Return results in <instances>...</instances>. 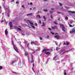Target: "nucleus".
Wrapping results in <instances>:
<instances>
[{
	"mask_svg": "<svg viewBox=\"0 0 75 75\" xmlns=\"http://www.w3.org/2000/svg\"><path fill=\"white\" fill-rule=\"evenodd\" d=\"M18 44H19L21 46V45H21V42H18Z\"/></svg>",
	"mask_w": 75,
	"mask_h": 75,
	"instance_id": "37998d69",
	"label": "nucleus"
},
{
	"mask_svg": "<svg viewBox=\"0 0 75 75\" xmlns=\"http://www.w3.org/2000/svg\"><path fill=\"white\" fill-rule=\"evenodd\" d=\"M31 26L32 27L33 29H35V27L34 26H33V25H31Z\"/></svg>",
	"mask_w": 75,
	"mask_h": 75,
	"instance_id": "cd10ccee",
	"label": "nucleus"
},
{
	"mask_svg": "<svg viewBox=\"0 0 75 75\" xmlns=\"http://www.w3.org/2000/svg\"><path fill=\"white\" fill-rule=\"evenodd\" d=\"M46 38H47V39H49L50 38V36L49 35H47V36L45 37Z\"/></svg>",
	"mask_w": 75,
	"mask_h": 75,
	"instance_id": "a878e982",
	"label": "nucleus"
},
{
	"mask_svg": "<svg viewBox=\"0 0 75 75\" xmlns=\"http://www.w3.org/2000/svg\"><path fill=\"white\" fill-rule=\"evenodd\" d=\"M21 49H23V50H24V47H23V46L21 45Z\"/></svg>",
	"mask_w": 75,
	"mask_h": 75,
	"instance_id": "a19ab883",
	"label": "nucleus"
},
{
	"mask_svg": "<svg viewBox=\"0 0 75 75\" xmlns=\"http://www.w3.org/2000/svg\"><path fill=\"white\" fill-rule=\"evenodd\" d=\"M37 17H38V18H41V16L39 15H37Z\"/></svg>",
	"mask_w": 75,
	"mask_h": 75,
	"instance_id": "f704fd0d",
	"label": "nucleus"
},
{
	"mask_svg": "<svg viewBox=\"0 0 75 75\" xmlns=\"http://www.w3.org/2000/svg\"><path fill=\"white\" fill-rule=\"evenodd\" d=\"M42 27L45 26V23H44V22H42Z\"/></svg>",
	"mask_w": 75,
	"mask_h": 75,
	"instance_id": "393cba45",
	"label": "nucleus"
},
{
	"mask_svg": "<svg viewBox=\"0 0 75 75\" xmlns=\"http://www.w3.org/2000/svg\"><path fill=\"white\" fill-rule=\"evenodd\" d=\"M65 51V49L61 50L58 52H59V55L61 56V57H62V56L64 54V53L63 52H64V51Z\"/></svg>",
	"mask_w": 75,
	"mask_h": 75,
	"instance_id": "423d86ee",
	"label": "nucleus"
},
{
	"mask_svg": "<svg viewBox=\"0 0 75 75\" xmlns=\"http://www.w3.org/2000/svg\"><path fill=\"white\" fill-rule=\"evenodd\" d=\"M48 29L49 30H52V29H51V28H48Z\"/></svg>",
	"mask_w": 75,
	"mask_h": 75,
	"instance_id": "13d9d810",
	"label": "nucleus"
},
{
	"mask_svg": "<svg viewBox=\"0 0 75 75\" xmlns=\"http://www.w3.org/2000/svg\"><path fill=\"white\" fill-rule=\"evenodd\" d=\"M50 17H51V18L52 19L53 18V17H52V15H51L50 16Z\"/></svg>",
	"mask_w": 75,
	"mask_h": 75,
	"instance_id": "864d4df0",
	"label": "nucleus"
},
{
	"mask_svg": "<svg viewBox=\"0 0 75 75\" xmlns=\"http://www.w3.org/2000/svg\"><path fill=\"white\" fill-rule=\"evenodd\" d=\"M24 43H25V44H27V41H26V40H25V39H24Z\"/></svg>",
	"mask_w": 75,
	"mask_h": 75,
	"instance_id": "473e14b6",
	"label": "nucleus"
},
{
	"mask_svg": "<svg viewBox=\"0 0 75 75\" xmlns=\"http://www.w3.org/2000/svg\"><path fill=\"white\" fill-rule=\"evenodd\" d=\"M68 13H72V14H75V11H68Z\"/></svg>",
	"mask_w": 75,
	"mask_h": 75,
	"instance_id": "4468645a",
	"label": "nucleus"
},
{
	"mask_svg": "<svg viewBox=\"0 0 75 75\" xmlns=\"http://www.w3.org/2000/svg\"><path fill=\"white\" fill-rule=\"evenodd\" d=\"M12 73L13 74H18V73L14 71H12Z\"/></svg>",
	"mask_w": 75,
	"mask_h": 75,
	"instance_id": "b1692460",
	"label": "nucleus"
},
{
	"mask_svg": "<svg viewBox=\"0 0 75 75\" xmlns=\"http://www.w3.org/2000/svg\"><path fill=\"white\" fill-rule=\"evenodd\" d=\"M2 48L3 50H6L7 49V47L6 46H4V47H3Z\"/></svg>",
	"mask_w": 75,
	"mask_h": 75,
	"instance_id": "bb28decb",
	"label": "nucleus"
},
{
	"mask_svg": "<svg viewBox=\"0 0 75 75\" xmlns=\"http://www.w3.org/2000/svg\"><path fill=\"white\" fill-rule=\"evenodd\" d=\"M2 6L5 8L6 11V13L8 17H9V14H10V11L9 10V6H8L7 8H5V5L4 4H2Z\"/></svg>",
	"mask_w": 75,
	"mask_h": 75,
	"instance_id": "f257e3e1",
	"label": "nucleus"
},
{
	"mask_svg": "<svg viewBox=\"0 0 75 75\" xmlns=\"http://www.w3.org/2000/svg\"><path fill=\"white\" fill-rule=\"evenodd\" d=\"M70 24H72V21H70Z\"/></svg>",
	"mask_w": 75,
	"mask_h": 75,
	"instance_id": "774afa93",
	"label": "nucleus"
},
{
	"mask_svg": "<svg viewBox=\"0 0 75 75\" xmlns=\"http://www.w3.org/2000/svg\"><path fill=\"white\" fill-rule=\"evenodd\" d=\"M74 48H72L69 50V51H74Z\"/></svg>",
	"mask_w": 75,
	"mask_h": 75,
	"instance_id": "e433bc0d",
	"label": "nucleus"
},
{
	"mask_svg": "<svg viewBox=\"0 0 75 75\" xmlns=\"http://www.w3.org/2000/svg\"><path fill=\"white\" fill-rule=\"evenodd\" d=\"M30 5H33V3L32 2L30 3Z\"/></svg>",
	"mask_w": 75,
	"mask_h": 75,
	"instance_id": "680f3d73",
	"label": "nucleus"
},
{
	"mask_svg": "<svg viewBox=\"0 0 75 75\" xmlns=\"http://www.w3.org/2000/svg\"><path fill=\"white\" fill-rule=\"evenodd\" d=\"M40 40H42V38H41V37H40Z\"/></svg>",
	"mask_w": 75,
	"mask_h": 75,
	"instance_id": "bf43d9fd",
	"label": "nucleus"
},
{
	"mask_svg": "<svg viewBox=\"0 0 75 75\" xmlns=\"http://www.w3.org/2000/svg\"><path fill=\"white\" fill-rule=\"evenodd\" d=\"M39 23L40 24H41V21H39Z\"/></svg>",
	"mask_w": 75,
	"mask_h": 75,
	"instance_id": "4d7b16f0",
	"label": "nucleus"
},
{
	"mask_svg": "<svg viewBox=\"0 0 75 75\" xmlns=\"http://www.w3.org/2000/svg\"><path fill=\"white\" fill-rule=\"evenodd\" d=\"M57 56H55L53 58V60H55V61H56L57 60Z\"/></svg>",
	"mask_w": 75,
	"mask_h": 75,
	"instance_id": "4be33fe9",
	"label": "nucleus"
},
{
	"mask_svg": "<svg viewBox=\"0 0 75 75\" xmlns=\"http://www.w3.org/2000/svg\"><path fill=\"white\" fill-rule=\"evenodd\" d=\"M55 38H56L57 39H59L60 38V37L59 35H56L54 36Z\"/></svg>",
	"mask_w": 75,
	"mask_h": 75,
	"instance_id": "dca6fc26",
	"label": "nucleus"
},
{
	"mask_svg": "<svg viewBox=\"0 0 75 75\" xmlns=\"http://www.w3.org/2000/svg\"><path fill=\"white\" fill-rule=\"evenodd\" d=\"M54 24H56L57 25L58 24V23H57V22H54Z\"/></svg>",
	"mask_w": 75,
	"mask_h": 75,
	"instance_id": "603ef678",
	"label": "nucleus"
},
{
	"mask_svg": "<svg viewBox=\"0 0 75 75\" xmlns=\"http://www.w3.org/2000/svg\"><path fill=\"white\" fill-rule=\"evenodd\" d=\"M25 56H27V55H28V60H29V62H30V58L28 57V56H29L28 53V52H25Z\"/></svg>",
	"mask_w": 75,
	"mask_h": 75,
	"instance_id": "6e6552de",
	"label": "nucleus"
},
{
	"mask_svg": "<svg viewBox=\"0 0 75 75\" xmlns=\"http://www.w3.org/2000/svg\"><path fill=\"white\" fill-rule=\"evenodd\" d=\"M16 62V60H13L11 62V64H14V62Z\"/></svg>",
	"mask_w": 75,
	"mask_h": 75,
	"instance_id": "aec40b11",
	"label": "nucleus"
},
{
	"mask_svg": "<svg viewBox=\"0 0 75 75\" xmlns=\"http://www.w3.org/2000/svg\"><path fill=\"white\" fill-rule=\"evenodd\" d=\"M38 62H40V57H38Z\"/></svg>",
	"mask_w": 75,
	"mask_h": 75,
	"instance_id": "3c124183",
	"label": "nucleus"
},
{
	"mask_svg": "<svg viewBox=\"0 0 75 75\" xmlns=\"http://www.w3.org/2000/svg\"><path fill=\"white\" fill-rule=\"evenodd\" d=\"M50 14H52V13H54L53 11H50Z\"/></svg>",
	"mask_w": 75,
	"mask_h": 75,
	"instance_id": "58836bf2",
	"label": "nucleus"
},
{
	"mask_svg": "<svg viewBox=\"0 0 75 75\" xmlns=\"http://www.w3.org/2000/svg\"><path fill=\"white\" fill-rule=\"evenodd\" d=\"M31 63L32 64V63H33V67H32V70H33V71L34 72V73H35V75H36V73H35V71H34V60H33V54H31Z\"/></svg>",
	"mask_w": 75,
	"mask_h": 75,
	"instance_id": "7ed1b4c3",
	"label": "nucleus"
},
{
	"mask_svg": "<svg viewBox=\"0 0 75 75\" xmlns=\"http://www.w3.org/2000/svg\"><path fill=\"white\" fill-rule=\"evenodd\" d=\"M17 30H20V31H21V28H17Z\"/></svg>",
	"mask_w": 75,
	"mask_h": 75,
	"instance_id": "c03bdc74",
	"label": "nucleus"
},
{
	"mask_svg": "<svg viewBox=\"0 0 75 75\" xmlns=\"http://www.w3.org/2000/svg\"><path fill=\"white\" fill-rule=\"evenodd\" d=\"M35 26H37V23H35Z\"/></svg>",
	"mask_w": 75,
	"mask_h": 75,
	"instance_id": "6e6d98bb",
	"label": "nucleus"
},
{
	"mask_svg": "<svg viewBox=\"0 0 75 75\" xmlns=\"http://www.w3.org/2000/svg\"><path fill=\"white\" fill-rule=\"evenodd\" d=\"M36 51H40V48H38L37 50H35Z\"/></svg>",
	"mask_w": 75,
	"mask_h": 75,
	"instance_id": "ea45409f",
	"label": "nucleus"
},
{
	"mask_svg": "<svg viewBox=\"0 0 75 75\" xmlns=\"http://www.w3.org/2000/svg\"><path fill=\"white\" fill-rule=\"evenodd\" d=\"M44 11L45 12H47V11H48V10L47 9H44Z\"/></svg>",
	"mask_w": 75,
	"mask_h": 75,
	"instance_id": "c9c22d12",
	"label": "nucleus"
},
{
	"mask_svg": "<svg viewBox=\"0 0 75 75\" xmlns=\"http://www.w3.org/2000/svg\"><path fill=\"white\" fill-rule=\"evenodd\" d=\"M64 75H67V70H64Z\"/></svg>",
	"mask_w": 75,
	"mask_h": 75,
	"instance_id": "412c9836",
	"label": "nucleus"
},
{
	"mask_svg": "<svg viewBox=\"0 0 75 75\" xmlns=\"http://www.w3.org/2000/svg\"><path fill=\"white\" fill-rule=\"evenodd\" d=\"M70 33H75V29L73 28L72 30H71L70 32Z\"/></svg>",
	"mask_w": 75,
	"mask_h": 75,
	"instance_id": "f8f14e48",
	"label": "nucleus"
},
{
	"mask_svg": "<svg viewBox=\"0 0 75 75\" xmlns=\"http://www.w3.org/2000/svg\"><path fill=\"white\" fill-rule=\"evenodd\" d=\"M69 42H67V43H63V45H69Z\"/></svg>",
	"mask_w": 75,
	"mask_h": 75,
	"instance_id": "a211bd4d",
	"label": "nucleus"
},
{
	"mask_svg": "<svg viewBox=\"0 0 75 75\" xmlns=\"http://www.w3.org/2000/svg\"><path fill=\"white\" fill-rule=\"evenodd\" d=\"M49 61V59H47V61L46 62V64H47L48 62V61Z\"/></svg>",
	"mask_w": 75,
	"mask_h": 75,
	"instance_id": "7c9ffc66",
	"label": "nucleus"
},
{
	"mask_svg": "<svg viewBox=\"0 0 75 75\" xmlns=\"http://www.w3.org/2000/svg\"><path fill=\"white\" fill-rule=\"evenodd\" d=\"M55 43L57 45H58V43L57 42H55Z\"/></svg>",
	"mask_w": 75,
	"mask_h": 75,
	"instance_id": "e2e57ef3",
	"label": "nucleus"
},
{
	"mask_svg": "<svg viewBox=\"0 0 75 75\" xmlns=\"http://www.w3.org/2000/svg\"><path fill=\"white\" fill-rule=\"evenodd\" d=\"M59 4L60 6H62V5H63L62 4H61V3H59Z\"/></svg>",
	"mask_w": 75,
	"mask_h": 75,
	"instance_id": "5fc2aeb1",
	"label": "nucleus"
},
{
	"mask_svg": "<svg viewBox=\"0 0 75 75\" xmlns=\"http://www.w3.org/2000/svg\"><path fill=\"white\" fill-rule=\"evenodd\" d=\"M71 58V56L69 54H68L66 55V59H68V58Z\"/></svg>",
	"mask_w": 75,
	"mask_h": 75,
	"instance_id": "9d476101",
	"label": "nucleus"
},
{
	"mask_svg": "<svg viewBox=\"0 0 75 75\" xmlns=\"http://www.w3.org/2000/svg\"><path fill=\"white\" fill-rule=\"evenodd\" d=\"M26 35H29L30 34H29L28 33H26Z\"/></svg>",
	"mask_w": 75,
	"mask_h": 75,
	"instance_id": "0e129e2a",
	"label": "nucleus"
},
{
	"mask_svg": "<svg viewBox=\"0 0 75 75\" xmlns=\"http://www.w3.org/2000/svg\"><path fill=\"white\" fill-rule=\"evenodd\" d=\"M16 4H19V2H18V1H16Z\"/></svg>",
	"mask_w": 75,
	"mask_h": 75,
	"instance_id": "8fccbe9b",
	"label": "nucleus"
},
{
	"mask_svg": "<svg viewBox=\"0 0 75 75\" xmlns=\"http://www.w3.org/2000/svg\"><path fill=\"white\" fill-rule=\"evenodd\" d=\"M33 15V13H29V14H27L26 15V16H32V15Z\"/></svg>",
	"mask_w": 75,
	"mask_h": 75,
	"instance_id": "5701e85b",
	"label": "nucleus"
},
{
	"mask_svg": "<svg viewBox=\"0 0 75 75\" xmlns=\"http://www.w3.org/2000/svg\"><path fill=\"white\" fill-rule=\"evenodd\" d=\"M23 64H24V61H23Z\"/></svg>",
	"mask_w": 75,
	"mask_h": 75,
	"instance_id": "338daca9",
	"label": "nucleus"
},
{
	"mask_svg": "<svg viewBox=\"0 0 75 75\" xmlns=\"http://www.w3.org/2000/svg\"><path fill=\"white\" fill-rule=\"evenodd\" d=\"M47 51H53L52 49H44L42 50V52H45V54H46V55H50L51 53L50 52H47Z\"/></svg>",
	"mask_w": 75,
	"mask_h": 75,
	"instance_id": "f03ea898",
	"label": "nucleus"
},
{
	"mask_svg": "<svg viewBox=\"0 0 75 75\" xmlns=\"http://www.w3.org/2000/svg\"><path fill=\"white\" fill-rule=\"evenodd\" d=\"M24 21L26 23H30V24H29V23H28V25H30V26L32 25H34V23H33L31 21H30L29 20H27L25 19H24Z\"/></svg>",
	"mask_w": 75,
	"mask_h": 75,
	"instance_id": "20e7f679",
	"label": "nucleus"
},
{
	"mask_svg": "<svg viewBox=\"0 0 75 75\" xmlns=\"http://www.w3.org/2000/svg\"><path fill=\"white\" fill-rule=\"evenodd\" d=\"M5 35H7V34H8V31H7V29H6L5 30Z\"/></svg>",
	"mask_w": 75,
	"mask_h": 75,
	"instance_id": "f3484780",
	"label": "nucleus"
},
{
	"mask_svg": "<svg viewBox=\"0 0 75 75\" xmlns=\"http://www.w3.org/2000/svg\"><path fill=\"white\" fill-rule=\"evenodd\" d=\"M31 44H32L33 45V44H34V45H37V42H31Z\"/></svg>",
	"mask_w": 75,
	"mask_h": 75,
	"instance_id": "ddd939ff",
	"label": "nucleus"
},
{
	"mask_svg": "<svg viewBox=\"0 0 75 75\" xmlns=\"http://www.w3.org/2000/svg\"><path fill=\"white\" fill-rule=\"evenodd\" d=\"M57 13H58V14H62V13L59 12H57Z\"/></svg>",
	"mask_w": 75,
	"mask_h": 75,
	"instance_id": "a18cd8bd",
	"label": "nucleus"
},
{
	"mask_svg": "<svg viewBox=\"0 0 75 75\" xmlns=\"http://www.w3.org/2000/svg\"><path fill=\"white\" fill-rule=\"evenodd\" d=\"M51 33L52 34V35H54V33L53 32H51Z\"/></svg>",
	"mask_w": 75,
	"mask_h": 75,
	"instance_id": "69168bd1",
	"label": "nucleus"
},
{
	"mask_svg": "<svg viewBox=\"0 0 75 75\" xmlns=\"http://www.w3.org/2000/svg\"><path fill=\"white\" fill-rule=\"evenodd\" d=\"M70 6V7H71V6H72V7H74V5L72 4H71L70 5H69Z\"/></svg>",
	"mask_w": 75,
	"mask_h": 75,
	"instance_id": "c85d7f7f",
	"label": "nucleus"
},
{
	"mask_svg": "<svg viewBox=\"0 0 75 75\" xmlns=\"http://www.w3.org/2000/svg\"><path fill=\"white\" fill-rule=\"evenodd\" d=\"M43 18L44 19V21H46V18L45 17V16H43Z\"/></svg>",
	"mask_w": 75,
	"mask_h": 75,
	"instance_id": "c756f323",
	"label": "nucleus"
},
{
	"mask_svg": "<svg viewBox=\"0 0 75 75\" xmlns=\"http://www.w3.org/2000/svg\"><path fill=\"white\" fill-rule=\"evenodd\" d=\"M69 50H68L67 51H66L64 52V54L65 53V52H69Z\"/></svg>",
	"mask_w": 75,
	"mask_h": 75,
	"instance_id": "79ce46f5",
	"label": "nucleus"
},
{
	"mask_svg": "<svg viewBox=\"0 0 75 75\" xmlns=\"http://www.w3.org/2000/svg\"><path fill=\"white\" fill-rule=\"evenodd\" d=\"M20 64H21V61H20V60L18 64V65H19V68H22V67L20 66Z\"/></svg>",
	"mask_w": 75,
	"mask_h": 75,
	"instance_id": "6ab92c4d",
	"label": "nucleus"
},
{
	"mask_svg": "<svg viewBox=\"0 0 75 75\" xmlns=\"http://www.w3.org/2000/svg\"><path fill=\"white\" fill-rule=\"evenodd\" d=\"M9 25L10 27V28L13 27V25H12V22H10L9 23Z\"/></svg>",
	"mask_w": 75,
	"mask_h": 75,
	"instance_id": "1a4fd4ad",
	"label": "nucleus"
},
{
	"mask_svg": "<svg viewBox=\"0 0 75 75\" xmlns=\"http://www.w3.org/2000/svg\"><path fill=\"white\" fill-rule=\"evenodd\" d=\"M59 50V49H58V47H57L56 48V51H57V50Z\"/></svg>",
	"mask_w": 75,
	"mask_h": 75,
	"instance_id": "4c0bfd02",
	"label": "nucleus"
},
{
	"mask_svg": "<svg viewBox=\"0 0 75 75\" xmlns=\"http://www.w3.org/2000/svg\"><path fill=\"white\" fill-rule=\"evenodd\" d=\"M59 25L60 26V27H62V29L63 31L64 32H65V31L67 30V29L65 28V27L64 26V25L62 24H60Z\"/></svg>",
	"mask_w": 75,
	"mask_h": 75,
	"instance_id": "39448f33",
	"label": "nucleus"
},
{
	"mask_svg": "<svg viewBox=\"0 0 75 75\" xmlns=\"http://www.w3.org/2000/svg\"><path fill=\"white\" fill-rule=\"evenodd\" d=\"M12 44L13 45V47L15 51H16L17 52H18V49H17V47H16V45H14V43L13 42V41H12Z\"/></svg>",
	"mask_w": 75,
	"mask_h": 75,
	"instance_id": "0eeeda50",
	"label": "nucleus"
},
{
	"mask_svg": "<svg viewBox=\"0 0 75 75\" xmlns=\"http://www.w3.org/2000/svg\"><path fill=\"white\" fill-rule=\"evenodd\" d=\"M52 28L53 30H55L56 28H57V26H54V27L52 26Z\"/></svg>",
	"mask_w": 75,
	"mask_h": 75,
	"instance_id": "2eb2a0df",
	"label": "nucleus"
},
{
	"mask_svg": "<svg viewBox=\"0 0 75 75\" xmlns=\"http://www.w3.org/2000/svg\"><path fill=\"white\" fill-rule=\"evenodd\" d=\"M0 69L1 70V69H3V67L1 66H0Z\"/></svg>",
	"mask_w": 75,
	"mask_h": 75,
	"instance_id": "72a5a7b5",
	"label": "nucleus"
},
{
	"mask_svg": "<svg viewBox=\"0 0 75 75\" xmlns=\"http://www.w3.org/2000/svg\"><path fill=\"white\" fill-rule=\"evenodd\" d=\"M69 26L70 27H73L72 25L71 24H69Z\"/></svg>",
	"mask_w": 75,
	"mask_h": 75,
	"instance_id": "de8ad7c7",
	"label": "nucleus"
},
{
	"mask_svg": "<svg viewBox=\"0 0 75 75\" xmlns=\"http://www.w3.org/2000/svg\"><path fill=\"white\" fill-rule=\"evenodd\" d=\"M22 7H23V8L24 9V8H25V7L24 6V5L22 6Z\"/></svg>",
	"mask_w": 75,
	"mask_h": 75,
	"instance_id": "09e8293b",
	"label": "nucleus"
},
{
	"mask_svg": "<svg viewBox=\"0 0 75 75\" xmlns=\"http://www.w3.org/2000/svg\"><path fill=\"white\" fill-rule=\"evenodd\" d=\"M30 45V43H28L27 45V48H28V49L29 50H32V51H33L34 50H31V48H30V47H29V45Z\"/></svg>",
	"mask_w": 75,
	"mask_h": 75,
	"instance_id": "9b49d317",
	"label": "nucleus"
},
{
	"mask_svg": "<svg viewBox=\"0 0 75 75\" xmlns=\"http://www.w3.org/2000/svg\"><path fill=\"white\" fill-rule=\"evenodd\" d=\"M12 23H13V24H14V23L16 22V21H14V20H12Z\"/></svg>",
	"mask_w": 75,
	"mask_h": 75,
	"instance_id": "2f4dec72",
	"label": "nucleus"
},
{
	"mask_svg": "<svg viewBox=\"0 0 75 75\" xmlns=\"http://www.w3.org/2000/svg\"><path fill=\"white\" fill-rule=\"evenodd\" d=\"M14 1V0H11V3L12 2H13Z\"/></svg>",
	"mask_w": 75,
	"mask_h": 75,
	"instance_id": "052dcab7",
	"label": "nucleus"
},
{
	"mask_svg": "<svg viewBox=\"0 0 75 75\" xmlns=\"http://www.w3.org/2000/svg\"><path fill=\"white\" fill-rule=\"evenodd\" d=\"M65 18L67 20H68V18L67 17H66Z\"/></svg>",
	"mask_w": 75,
	"mask_h": 75,
	"instance_id": "49530a36",
	"label": "nucleus"
}]
</instances>
